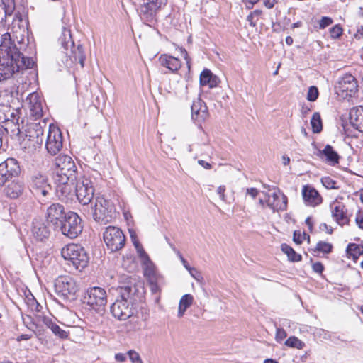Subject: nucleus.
<instances>
[{
  "label": "nucleus",
  "mask_w": 363,
  "mask_h": 363,
  "mask_svg": "<svg viewBox=\"0 0 363 363\" xmlns=\"http://www.w3.org/2000/svg\"><path fill=\"white\" fill-rule=\"evenodd\" d=\"M78 177L77 166L72 158L67 155H60L55 160L54 179H69L75 182Z\"/></svg>",
  "instance_id": "obj_6"
},
{
  "label": "nucleus",
  "mask_w": 363,
  "mask_h": 363,
  "mask_svg": "<svg viewBox=\"0 0 363 363\" xmlns=\"http://www.w3.org/2000/svg\"><path fill=\"white\" fill-rule=\"evenodd\" d=\"M225 186L223 185L218 186L217 189V194L219 195L220 199L223 201H225Z\"/></svg>",
  "instance_id": "obj_54"
},
{
  "label": "nucleus",
  "mask_w": 363,
  "mask_h": 363,
  "mask_svg": "<svg viewBox=\"0 0 363 363\" xmlns=\"http://www.w3.org/2000/svg\"><path fill=\"white\" fill-rule=\"evenodd\" d=\"M259 1V0H242V1L245 4L246 7L248 9H252L253 6Z\"/></svg>",
  "instance_id": "obj_58"
},
{
  "label": "nucleus",
  "mask_w": 363,
  "mask_h": 363,
  "mask_svg": "<svg viewBox=\"0 0 363 363\" xmlns=\"http://www.w3.org/2000/svg\"><path fill=\"white\" fill-rule=\"evenodd\" d=\"M319 229L323 231L326 230L328 234L333 233L332 228L328 226L326 223H321L319 226Z\"/></svg>",
  "instance_id": "obj_57"
},
{
  "label": "nucleus",
  "mask_w": 363,
  "mask_h": 363,
  "mask_svg": "<svg viewBox=\"0 0 363 363\" xmlns=\"http://www.w3.org/2000/svg\"><path fill=\"white\" fill-rule=\"evenodd\" d=\"M128 355L133 363H143V361L137 352L130 350L128 352Z\"/></svg>",
  "instance_id": "obj_45"
},
{
  "label": "nucleus",
  "mask_w": 363,
  "mask_h": 363,
  "mask_svg": "<svg viewBox=\"0 0 363 363\" xmlns=\"http://www.w3.org/2000/svg\"><path fill=\"white\" fill-rule=\"evenodd\" d=\"M289 162H290V158L288 156H286V155H284L282 157V163H283V164L286 166V165L289 164Z\"/></svg>",
  "instance_id": "obj_64"
},
{
  "label": "nucleus",
  "mask_w": 363,
  "mask_h": 363,
  "mask_svg": "<svg viewBox=\"0 0 363 363\" xmlns=\"http://www.w3.org/2000/svg\"><path fill=\"white\" fill-rule=\"evenodd\" d=\"M332 244L323 241H319L317 243L314 251L328 254L332 251Z\"/></svg>",
  "instance_id": "obj_39"
},
{
  "label": "nucleus",
  "mask_w": 363,
  "mask_h": 363,
  "mask_svg": "<svg viewBox=\"0 0 363 363\" xmlns=\"http://www.w3.org/2000/svg\"><path fill=\"white\" fill-rule=\"evenodd\" d=\"M103 239L111 252L121 250L125 243V237L123 231L118 227L109 225L103 233Z\"/></svg>",
  "instance_id": "obj_9"
},
{
  "label": "nucleus",
  "mask_w": 363,
  "mask_h": 363,
  "mask_svg": "<svg viewBox=\"0 0 363 363\" xmlns=\"http://www.w3.org/2000/svg\"><path fill=\"white\" fill-rule=\"evenodd\" d=\"M160 62L162 66L167 67L172 72H176L181 67L180 60L171 55H162Z\"/></svg>",
  "instance_id": "obj_28"
},
{
  "label": "nucleus",
  "mask_w": 363,
  "mask_h": 363,
  "mask_svg": "<svg viewBox=\"0 0 363 363\" xmlns=\"http://www.w3.org/2000/svg\"><path fill=\"white\" fill-rule=\"evenodd\" d=\"M150 291L152 294H159L161 291V287L164 284H149Z\"/></svg>",
  "instance_id": "obj_50"
},
{
  "label": "nucleus",
  "mask_w": 363,
  "mask_h": 363,
  "mask_svg": "<svg viewBox=\"0 0 363 363\" xmlns=\"http://www.w3.org/2000/svg\"><path fill=\"white\" fill-rule=\"evenodd\" d=\"M23 191V185L20 182L12 181L4 189L5 194L11 199H16L20 196Z\"/></svg>",
  "instance_id": "obj_30"
},
{
  "label": "nucleus",
  "mask_w": 363,
  "mask_h": 363,
  "mask_svg": "<svg viewBox=\"0 0 363 363\" xmlns=\"http://www.w3.org/2000/svg\"><path fill=\"white\" fill-rule=\"evenodd\" d=\"M191 118L201 127V123L208 117V108L206 103L199 97L195 99L191 106Z\"/></svg>",
  "instance_id": "obj_19"
},
{
  "label": "nucleus",
  "mask_w": 363,
  "mask_h": 363,
  "mask_svg": "<svg viewBox=\"0 0 363 363\" xmlns=\"http://www.w3.org/2000/svg\"><path fill=\"white\" fill-rule=\"evenodd\" d=\"M62 147V135L60 130L52 125H50L46 141L45 148L49 154L55 155Z\"/></svg>",
  "instance_id": "obj_15"
},
{
  "label": "nucleus",
  "mask_w": 363,
  "mask_h": 363,
  "mask_svg": "<svg viewBox=\"0 0 363 363\" xmlns=\"http://www.w3.org/2000/svg\"><path fill=\"white\" fill-rule=\"evenodd\" d=\"M346 252L348 257H352L353 259L356 260L363 254V246L355 243H350L347 247Z\"/></svg>",
  "instance_id": "obj_36"
},
{
  "label": "nucleus",
  "mask_w": 363,
  "mask_h": 363,
  "mask_svg": "<svg viewBox=\"0 0 363 363\" xmlns=\"http://www.w3.org/2000/svg\"><path fill=\"white\" fill-rule=\"evenodd\" d=\"M302 195L304 201L310 206H315L320 204L323 201L321 196L318 191L309 185H305L302 189Z\"/></svg>",
  "instance_id": "obj_23"
},
{
  "label": "nucleus",
  "mask_w": 363,
  "mask_h": 363,
  "mask_svg": "<svg viewBox=\"0 0 363 363\" xmlns=\"http://www.w3.org/2000/svg\"><path fill=\"white\" fill-rule=\"evenodd\" d=\"M220 82V79L208 69H204L200 74L201 86H208L212 89L218 86Z\"/></svg>",
  "instance_id": "obj_25"
},
{
  "label": "nucleus",
  "mask_w": 363,
  "mask_h": 363,
  "mask_svg": "<svg viewBox=\"0 0 363 363\" xmlns=\"http://www.w3.org/2000/svg\"><path fill=\"white\" fill-rule=\"evenodd\" d=\"M30 189L32 194L43 203L47 201L48 196L52 191L45 175L35 173L32 175L30 181Z\"/></svg>",
  "instance_id": "obj_7"
},
{
  "label": "nucleus",
  "mask_w": 363,
  "mask_h": 363,
  "mask_svg": "<svg viewBox=\"0 0 363 363\" xmlns=\"http://www.w3.org/2000/svg\"><path fill=\"white\" fill-rule=\"evenodd\" d=\"M323 185L328 189H337V182L330 177H325L321 179Z\"/></svg>",
  "instance_id": "obj_41"
},
{
  "label": "nucleus",
  "mask_w": 363,
  "mask_h": 363,
  "mask_svg": "<svg viewBox=\"0 0 363 363\" xmlns=\"http://www.w3.org/2000/svg\"><path fill=\"white\" fill-rule=\"evenodd\" d=\"M274 190H276L272 196L267 193L262 192L266 196H267V206L273 210V211H285L287 208L288 199L284 194H281L280 190L274 186L272 187Z\"/></svg>",
  "instance_id": "obj_18"
},
{
  "label": "nucleus",
  "mask_w": 363,
  "mask_h": 363,
  "mask_svg": "<svg viewBox=\"0 0 363 363\" xmlns=\"http://www.w3.org/2000/svg\"><path fill=\"white\" fill-rule=\"evenodd\" d=\"M313 270L318 274H321L324 270L323 264L320 262H317L312 265Z\"/></svg>",
  "instance_id": "obj_51"
},
{
  "label": "nucleus",
  "mask_w": 363,
  "mask_h": 363,
  "mask_svg": "<svg viewBox=\"0 0 363 363\" xmlns=\"http://www.w3.org/2000/svg\"><path fill=\"white\" fill-rule=\"evenodd\" d=\"M258 190L256 188H248L247 189V194L251 196L253 199L256 198L258 195Z\"/></svg>",
  "instance_id": "obj_55"
},
{
  "label": "nucleus",
  "mask_w": 363,
  "mask_h": 363,
  "mask_svg": "<svg viewBox=\"0 0 363 363\" xmlns=\"http://www.w3.org/2000/svg\"><path fill=\"white\" fill-rule=\"evenodd\" d=\"M357 89V81L352 74L344 75L335 86L337 94L343 98L352 97L356 94Z\"/></svg>",
  "instance_id": "obj_14"
},
{
  "label": "nucleus",
  "mask_w": 363,
  "mask_h": 363,
  "mask_svg": "<svg viewBox=\"0 0 363 363\" xmlns=\"http://www.w3.org/2000/svg\"><path fill=\"white\" fill-rule=\"evenodd\" d=\"M132 319L130 321L131 324V329L133 330H140L146 328V320L148 318L147 313L142 312V315L140 318L138 315L131 317Z\"/></svg>",
  "instance_id": "obj_33"
},
{
  "label": "nucleus",
  "mask_w": 363,
  "mask_h": 363,
  "mask_svg": "<svg viewBox=\"0 0 363 363\" xmlns=\"http://www.w3.org/2000/svg\"><path fill=\"white\" fill-rule=\"evenodd\" d=\"M67 213L65 211L63 205L59 203H53L48 207L45 213L46 221L53 225L55 230L62 223L66 218Z\"/></svg>",
  "instance_id": "obj_16"
},
{
  "label": "nucleus",
  "mask_w": 363,
  "mask_h": 363,
  "mask_svg": "<svg viewBox=\"0 0 363 363\" xmlns=\"http://www.w3.org/2000/svg\"><path fill=\"white\" fill-rule=\"evenodd\" d=\"M333 19L330 17H328V16H323L322 17V18L320 19V22H319V28L320 29H324L327 26L331 25L333 23Z\"/></svg>",
  "instance_id": "obj_46"
},
{
  "label": "nucleus",
  "mask_w": 363,
  "mask_h": 363,
  "mask_svg": "<svg viewBox=\"0 0 363 363\" xmlns=\"http://www.w3.org/2000/svg\"><path fill=\"white\" fill-rule=\"evenodd\" d=\"M342 28L340 25L337 24L330 29V37L333 39L339 38L342 34Z\"/></svg>",
  "instance_id": "obj_44"
},
{
  "label": "nucleus",
  "mask_w": 363,
  "mask_h": 363,
  "mask_svg": "<svg viewBox=\"0 0 363 363\" xmlns=\"http://www.w3.org/2000/svg\"><path fill=\"white\" fill-rule=\"evenodd\" d=\"M286 337V331L282 328H277V333H276V340L277 342H281Z\"/></svg>",
  "instance_id": "obj_47"
},
{
  "label": "nucleus",
  "mask_w": 363,
  "mask_h": 363,
  "mask_svg": "<svg viewBox=\"0 0 363 363\" xmlns=\"http://www.w3.org/2000/svg\"><path fill=\"white\" fill-rule=\"evenodd\" d=\"M139 289L136 284L130 283L118 289V296L111 306L112 315L118 320H126L130 318L135 312L134 306L136 303Z\"/></svg>",
  "instance_id": "obj_2"
},
{
  "label": "nucleus",
  "mask_w": 363,
  "mask_h": 363,
  "mask_svg": "<svg viewBox=\"0 0 363 363\" xmlns=\"http://www.w3.org/2000/svg\"><path fill=\"white\" fill-rule=\"evenodd\" d=\"M303 236L298 231H294L293 235V240L298 245H300L303 242Z\"/></svg>",
  "instance_id": "obj_52"
},
{
  "label": "nucleus",
  "mask_w": 363,
  "mask_h": 363,
  "mask_svg": "<svg viewBox=\"0 0 363 363\" xmlns=\"http://www.w3.org/2000/svg\"><path fill=\"white\" fill-rule=\"evenodd\" d=\"M31 232L33 236L38 241H44L48 239L50 230L45 223L40 218H35L32 223Z\"/></svg>",
  "instance_id": "obj_21"
},
{
  "label": "nucleus",
  "mask_w": 363,
  "mask_h": 363,
  "mask_svg": "<svg viewBox=\"0 0 363 363\" xmlns=\"http://www.w3.org/2000/svg\"><path fill=\"white\" fill-rule=\"evenodd\" d=\"M184 267L189 272V273L191 274V275L194 277L196 279H199V278L196 277L194 274H193V272H195L197 273V269L194 267H191L187 261L184 259V258H182V261Z\"/></svg>",
  "instance_id": "obj_49"
},
{
  "label": "nucleus",
  "mask_w": 363,
  "mask_h": 363,
  "mask_svg": "<svg viewBox=\"0 0 363 363\" xmlns=\"http://www.w3.org/2000/svg\"><path fill=\"white\" fill-rule=\"evenodd\" d=\"M350 121L355 129L363 132V106H359L350 111Z\"/></svg>",
  "instance_id": "obj_26"
},
{
  "label": "nucleus",
  "mask_w": 363,
  "mask_h": 363,
  "mask_svg": "<svg viewBox=\"0 0 363 363\" xmlns=\"http://www.w3.org/2000/svg\"><path fill=\"white\" fill-rule=\"evenodd\" d=\"M355 222L359 228L363 229V211H359L357 213Z\"/></svg>",
  "instance_id": "obj_48"
},
{
  "label": "nucleus",
  "mask_w": 363,
  "mask_h": 363,
  "mask_svg": "<svg viewBox=\"0 0 363 363\" xmlns=\"http://www.w3.org/2000/svg\"><path fill=\"white\" fill-rule=\"evenodd\" d=\"M42 320L43 323L51 330L55 335L58 336L61 339H67L68 337L69 333L61 329L60 327L49 317H43Z\"/></svg>",
  "instance_id": "obj_31"
},
{
  "label": "nucleus",
  "mask_w": 363,
  "mask_h": 363,
  "mask_svg": "<svg viewBox=\"0 0 363 363\" xmlns=\"http://www.w3.org/2000/svg\"><path fill=\"white\" fill-rule=\"evenodd\" d=\"M115 359L119 362H123L126 359V356L123 353H118L115 355Z\"/></svg>",
  "instance_id": "obj_60"
},
{
  "label": "nucleus",
  "mask_w": 363,
  "mask_h": 363,
  "mask_svg": "<svg viewBox=\"0 0 363 363\" xmlns=\"http://www.w3.org/2000/svg\"><path fill=\"white\" fill-rule=\"evenodd\" d=\"M277 2V0H263V4L267 9H272Z\"/></svg>",
  "instance_id": "obj_56"
},
{
  "label": "nucleus",
  "mask_w": 363,
  "mask_h": 363,
  "mask_svg": "<svg viewBox=\"0 0 363 363\" xmlns=\"http://www.w3.org/2000/svg\"><path fill=\"white\" fill-rule=\"evenodd\" d=\"M138 257L140 259L141 263L143 266V269H147L149 267H152L155 266L154 264L152 263V262L150 260V259L148 255L146 253V252L142 253Z\"/></svg>",
  "instance_id": "obj_42"
},
{
  "label": "nucleus",
  "mask_w": 363,
  "mask_h": 363,
  "mask_svg": "<svg viewBox=\"0 0 363 363\" xmlns=\"http://www.w3.org/2000/svg\"><path fill=\"white\" fill-rule=\"evenodd\" d=\"M179 51H180V53H181V56L183 57L186 60V64H187L188 67L189 69L190 68V58L189 57L187 51L186 50L185 48H179Z\"/></svg>",
  "instance_id": "obj_53"
},
{
  "label": "nucleus",
  "mask_w": 363,
  "mask_h": 363,
  "mask_svg": "<svg viewBox=\"0 0 363 363\" xmlns=\"http://www.w3.org/2000/svg\"><path fill=\"white\" fill-rule=\"evenodd\" d=\"M198 163L199 165L202 166L203 168H205L206 169H211V164L203 160H198Z\"/></svg>",
  "instance_id": "obj_59"
},
{
  "label": "nucleus",
  "mask_w": 363,
  "mask_h": 363,
  "mask_svg": "<svg viewBox=\"0 0 363 363\" xmlns=\"http://www.w3.org/2000/svg\"><path fill=\"white\" fill-rule=\"evenodd\" d=\"M8 43L9 41H4L0 49V85L3 89L0 91V123L15 119L11 103L18 95L19 79L24 71L36 65L35 57L19 61V54L13 50L12 52Z\"/></svg>",
  "instance_id": "obj_1"
},
{
  "label": "nucleus",
  "mask_w": 363,
  "mask_h": 363,
  "mask_svg": "<svg viewBox=\"0 0 363 363\" xmlns=\"http://www.w3.org/2000/svg\"><path fill=\"white\" fill-rule=\"evenodd\" d=\"M43 132L40 123H34L30 126L26 136L29 137V140H33L36 145H41L43 142Z\"/></svg>",
  "instance_id": "obj_29"
},
{
  "label": "nucleus",
  "mask_w": 363,
  "mask_h": 363,
  "mask_svg": "<svg viewBox=\"0 0 363 363\" xmlns=\"http://www.w3.org/2000/svg\"><path fill=\"white\" fill-rule=\"evenodd\" d=\"M92 208L94 220L99 225H106L111 223L116 216L113 204L103 196H96Z\"/></svg>",
  "instance_id": "obj_4"
},
{
  "label": "nucleus",
  "mask_w": 363,
  "mask_h": 363,
  "mask_svg": "<svg viewBox=\"0 0 363 363\" xmlns=\"http://www.w3.org/2000/svg\"><path fill=\"white\" fill-rule=\"evenodd\" d=\"M138 9L140 18L145 22H152L155 20L157 11L166 4V0H143Z\"/></svg>",
  "instance_id": "obj_13"
},
{
  "label": "nucleus",
  "mask_w": 363,
  "mask_h": 363,
  "mask_svg": "<svg viewBox=\"0 0 363 363\" xmlns=\"http://www.w3.org/2000/svg\"><path fill=\"white\" fill-rule=\"evenodd\" d=\"M332 217L341 226L349 225L350 218L347 216V209L343 203H338L334 208H332Z\"/></svg>",
  "instance_id": "obj_24"
},
{
  "label": "nucleus",
  "mask_w": 363,
  "mask_h": 363,
  "mask_svg": "<svg viewBox=\"0 0 363 363\" xmlns=\"http://www.w3.org/2000/svg\"><path fill=\"white\" fill-rule=\"evenodd\" d=\"M262 14V11L261 10L256 9L250 12V13L247 16V21L251 26L255 27Z\"/></svg>",
  "instance_id": "obj_40"
},
{
  "label": "nucleus",
  "mask_w": 363,
  "mask_h": 363,
  "mask_svg": "<svg viewBox=\"0 0 363 363\" xmlns=\"http://www.w3.org/2000/svg\"><path fill=\"white\" fill-rule=\"evenodd\" d=\"M74 193L79 202L86 206L92 201L94 188L90 179L85 177H77L75 181Z\"/></svg>",
  "instance_id": "obj_10"
},
{
  "label": "nucleus",
  "mask_w": 363,
  "mask_h": 363,
  "mask_svg": "<svg viewBox=\"0 0 363 363\" xmlns=\"http://www.w3.org/2000/svg\"><path fill=\"white\" fill-rule=\"evenodd\" d=\"M194 301V297L191 294H184L182 296L178 308V317H182L188 308H189Z\"/></svg>",
  "instance_id": "obj_34"
},
{
  "label": "nucleus",
  "mask_w": 363,
  "mask_h": 363,
  "mask_svg": "<svg viewBox=\"0 0 363 363\" xmlns=\"http://www.w3.org/2000/svg\"><path fill=\"white\" fill-rule=\"evenodd\" d=\"M27 101L29 103V109L30 115L38 119L43 116V111L42 102L39 94L36 92L30 94L27 97Z\"/></svg>",
  "instance_id": "obj_22"
},
{
  "label": "nucleus",
  "mask_w": 363,
  "mask_h": 363,
  "mask_svg": "<svg viewBox=\"0 0 363 363\" xmlns=\"http://www.w3.org/2000/svg\"><path fill=\"white\" fill-rule=\"evenodd\" d=\"M311 125L313 133H318L321 132L323 129V124L319 113L315 112L313 114L311 120Z\"/></svg>",
  "instance_id": "obj_37"
},
{
  "label": "nucleus",
  "mask_w": 363,
  "mask_h": 363,
  "mask_svg": "<svg viewBox=\"0 0 363 363\" xmlns=\"http://www.w3.org/2000/svg\"><path fill=\"white\" fill-rule=\"evenodd\" d=\"M55 291L58 295L68 300H74L79 288L75 280L69 276L59 277L55 282Z\"/></svg>",
  "instance_id": "obj_12"
},
{
  "label": "nucleus",
  "mask_w": 363,
  "mask_h": 363,
  "mask_svg": "<svg viewBox=\"0 0 363 363\" xmlns=\"http://www.w3.org/2000/svg\"><path fill=\"white\" fill-rule=\"evenodd\" d=\"M84 299V303L100 313L104 310L107 303V294L105 289L101 287H91L86 290Z\"/></svg>",
  "instance_id": "obj_11"
},
{
  "label": "nucleus",
  "mask_w": 363,
  "mask_h": 363,
  "mask_svg": "<svg viewBox=\"0 0 363 363\" xmlns=\"http://www.w3.org/2000/svg\"><path fill=\"white\" fill-rule=\"evenodd\" d=\"M83 226L82 224V219L77 213L73 211H69L67 214L66 218L63 220L62 223L57 228V230L71 238H77L82 231Z\"/></svg>",
  "instance_id": "obj_8"
},
{
  "label": "nucleus",
  "mask_w": 363,
  "mask_h": 363,
  "mask_svg": "<svg viewBox=\"0 0 363 363\" xmlns=\"http://www.w3.org/2000/svg\"><path fill=\"white\" fill-rule=\"evenodd\" d=\"M30 337H31V336L28 334H23L17 338V340L18 341L28 340L30 339Z\"/></svg>",
  "instance_id": "obj_63"
},
{
  "label": "nucleus",
  "mask_w": 363,
  "mask_h": 363,
  "mask_svg": "<svg viewBox=\"0 0 363 363\" xmlns=\"http://www.w3.org/2000/svg\"><path fill=\"white\" fill-rule=\"evenodd\" d=\"M56 184V194L60 199H68L73 194V189L76 182H72L69 179H54Z\"/></svg>",
  "instance_id": "obj_20"
},
{
  "label": "nucleus",
  "mask_w": 363,
  "mask_h": 363,
  "mask_svg": "<svg viewBox=\"0 0 363 363\" xmlns=\"http://www.w3.org/2000/svg\"><path fill=\"white\" fill-rule=\"evenodd\" d=\"M61 255L79 271L84 269L89 261V257L84 248L78 244H68L61 250Z\"/></svg>",
  "instance_id": "obj_5"
},
{
  "label": "nucleus",
  "mask_w": 363,
  "mask_h": 363,
  "mask_svg": "<svg viewBox=\"0 0 363 363\" xmlns=\"http://www.w3.org/2000/svg\"><path fill=\"white\" fill-rule=\"evenodd\" d=\"M305 223L308 225L310 232H312V230H313V223H312V220H311V217H307L306 220H305Z\"/></svg>",
  "instance_id": "obj_61"
},
{
  "label": "nucleus",
  "mask_w": 363,
  "mask_h": 363,
  "mask_svg": "<svg viewBox=\"0 0 363 363\" xmlns=\"http://www.w3.org/2000/svg\"><path fill=\"white\" fill-rule=\"evenodd\" d=\"M319 95L318 89L315 86H311L309 87L308 94H307V99L309 101H315Z\"/></svg>",
  "instance_id": "obj_43"
},
{
  "label": "nucleus",
  "mask_w": 363,
  "mask_h": 363,
  "mask_svg": "<svg viewBox=\"0 0 363 363\" xmlns=\"http://www.w3.org/2000/svg\"><path fill=\"white\" fill-rule=\"evenodd\" d=\"M181 152H188V153H190L192 152V147H191V145L190 144H187L185 145V147L181 150Z\"/></svg>",
  "instance_id": "obj_62"
},
{
  "label": "nucleus",
  "mask_w": 363,
  "mask_h": 363,
  "mask_svg": "<svg viewBox=\"0 0 363 363\" xmlns=\"http://www.w3.org/2000/svg\"><path fill=\"white\" fill-rule=\"evenodd\" d=\"M317 155L320 158L325 157L326 162L329 164L339 163L340 156L330 145H326L323 150H319Z\"/></svg>",
  "instance_id": "obj_27"
},
{
  "label": "nucleus",
  "mask_w": 363,
  "mask_h": 363,
  "mask_svg": "<svg viewBox=\"0 0 363 363\" xmlns=\"http://www.w3.org/2000/svg\"><path fill=\"white\" fill-rule=\"evenodd\" d=\"M144 276L147 278L148 284H164V277L156 272L155 266L144 269Z\"/></svg>",
  "instance_id": "obj_32"
},
{
  "label": "nucleus",
  "mask_w": 363,
  "mask_h": 363,
  "mask_svg": "<svg viewBox=\"0 0 363 363\" xmlns=\"http://www.w3.org/2000/svg\"><path fill=\"white\" fill-rule=\"evenodd\" d=\"M64 52L67 57L66 64L71 66L72 64L79 62L81 67H84L86 55L82 45L79 44L77 47L72 39L70 30L63 28L62 35L59 38Z\"/></svg>",
  "instance_id": "obj_3"
},
{
  "label": "nucleus",
  "mask_w": 363,
  "mask_h": 363,
  "mask_svg": "<svg viewBox=\"0 0 363 363\" xmlns=\"http://www.w3.org/2000/svg\"><path fill=\"white\" fill-rule=\"evenodd\" d=\"M20 167L14 158H8L0 164V186H3L13 177L18 176Z\"/></svg>",
  "instance_id": "obj_17"
},
{
  "label": "nucleus",
  "mask_w": 363,
  "mask_h": 363,
  "mask_svg": "<svg viewBox=\"0 0 363 363\" xmlns=\"http://www.w3.org/2000/svg\"><path fill=\"white\" fill-rule=\"evenodd\" d=\"M281 251L287 255L289 261L296 262L301 260V255L296 253V251L289 245L283 243L281 245Z\"/></svg>",
  "instance_id": "obj_35"
},
{
  "label": "nucleus",
  "mask_w": 363,
  "mask_h": 363,
  "mask_svg": "<svg viewBox=\"0 0 363 363\" xmlns=\"http://www.w3.org/2000/svg\"><path fill=\"white\" fill-rule=\"evenodd\" d=\"M285 345L289 347L302 349L305 343L295 336L289 337L285 342Z\"/></svg>",
  "instance_id": "obj_38"
}]
</instances>
